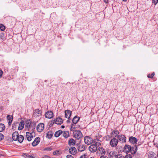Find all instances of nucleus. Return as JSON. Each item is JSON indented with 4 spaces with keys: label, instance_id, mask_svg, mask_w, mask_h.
I'll list each match as a JSON object with an SVG mask.
<instances>
[{
    "label": "nucleus",
    "instance_id": "11",
    "mask_svg": "<svg viewBox=\"0 0 158 158\" xmlns=\"http://www.w3.org/2000/svg\"><path fill=\"white\" fill-rule=\"evenodd\" d=\"M93 143H94V144L95 145L98 147L101 145L102 142L99 139L96 138L93 140Z\"/></svg>",
    "mask_w": 158,
    "mask_h": 158
},
{
    "label": "nucleus",
    "instance_id": "54",
    "mask_svg": "<svg viewBox=\"0 0 158 158\" xmlns=\"http://www.w3.org/2000/svg\"><path fill=\"white\" fill-rule=\"evenodd\" d=\"M123 1L126 2L127 1V0H123Z\"/></svg>",
    "mask_w": 158,
    "mask_h": 158
},
{
    "label": "nucleus",
    "instance_id": "1",
    "mask_svg": "<svg viewBox=\"0 0 158 158\" xmlns=\"http://www.w3.org/2000/svg\"><path fill=\"white\" fill-rule=\"evenodd\" d=\"M118 143V139L114 138L110 142V144L112 147L114 148L117 146Z\"/></svg>",
    "mask_w": 158,
    "mask_h": 158
},
{
    "label": "nucleus",
    "instance_id": "10",
    "mask_svg": "<svg viewBox=\"0 0 158 158\" xmlns=\"http://www.w3.org/2000/svg\"><path fill=\"white\" fill-rule=\"evenodd\" d=\"M69 152L71 154L74 155L77 153V150L75 147H72L69 148Z\"/></svg>",
    "mask_w": 158,
    "mask_h": 158
},
{
    "label": "nucleus",
    "instance_id": "45",
    "mask_svg": "<svg viewBox=\"0 0 158 158\" xmlns=\"http://www.w3.org/2000/svg\"><path fill=\"white\" fill-rule=\"evenodd\" d=\"M67 158H74L72 155H68L67 156Z\"/></svg>",
    "mask_w": 158,
    "mask_h": 158
},
{
    "label": "nucleus",
    "instance_id": "40",
    "mask_svg": "<svg viewBox=\"0 0 158 158\" xmlns=\"http://www.w3.org/2000/svg\"><path fill=\"white\" fill-rule=\"evenodd\" d=\"M52 148L50 147H47L44 149V151H51Z\"/></svg>",
    "mask_w": 158,
    "mask_h": 158
},
{
    "label": "nucleus",
    "instance_id": "34",
    "mask_svg": "<svg viewBox=\"0 0 158 158\" xmlns=\"http://www.w3.org/2000/svg\"><path fill=\"white\" fill-rule=\"evenodd\" d=\"M75 125L73 124H72L71 125L70 130L71 131L74 132L75 131V129L76 128Z\"/></svg>",
    "mask_w": 158,
    "mask_h": 158
},
{
    "label": "nucleus",
    "instance_id": "50",
    "mask_svg": "<svg viewBox=\"0 0 158 158\" xmlns=\"http://www.w3.org/2000/svg\"><path fill=\"white\" fill-rule=\"evenodd\" d=\"M2 73H3V72L2 71V70H0V77H1L2 74Z\"/></svg>",
    "mask_w": 158,
    "mask_h": 158
},
{
    "label": "nucleus",
    "instance_id": "49",
    "mask_svg": "<svg viewBox=\"0 0 158 158\" xmlns=\"http://www.w3.org/2000/svg\"><path fill=\"white\" fill-rule=\"evenodd\" d=\"M140 154H138V153H137L135 155V156L136 157L138 158L140 156Z\"/></svg>",
    "mask_w": 158,
    "mask_h": 158
},
{
    "label": "nucleus",
    "instance_id": "44",
    "mask_svg": "<svg viewBox=\"0 0 158 158\" xmlns=\"http://www.w3.org/2000/svg\"><path fill=\"white\" fill-rule=\"evenodd\" d=\"M124 158H132V157L130 155H127Z\"/></svg>",
    "mask_w": 158,
    "mask_h": 158
},
{
    "label": "nucleus",
    "instance_id": "31",
    "mask_svg": "<svg viewBox=\"0 0 158 158\" xmlns=\"http://www.w3.org/2000/svg\"><path fill=\"white\" fill-rule=\"evenodd\" d=\"M18 138L17 140L19 143H21L23 142L24 139V137L23 135H19Z\"/></svg>",
    "mask_w": 158,
    "mask_h": 158
},
{
    "label": "nucleus",
    "instance_id": "38",
    "mask_svg": "<svg viewBox=\"0 0 158 158\" xmlns=\"http://www.w3.org/2000/svg\"><path fill=\"white\" fill-rule=\"evenodd\" d=\"M5 27L3 24H0V29L2 31H4L5 30Z\"/></svg>",
    "mask_w": 158,
    "mask_h": 158
},
{
    "label": "nucleus",
    "instance_id": "48",
    "mask_svg": "<svg viewBox=\"0 0 158 158\" xmlns=\"http://www.w3.org/2000/svg\"><path fill=\"white\" fill-rule=\"evenodd\" d=\"M43 158H50V157L49 156L45 155L43 157Z\"/></svg>",
    "mask_w": 158,
    "mask_h": 158
},
{
    "label": "nucleus",
    "instance_id": "19",
    "mask_svg": "<svg viewBox=\"0 0 158 158\" xmlns=\"http://www.w3.org/2000/svg\"><path fill=\"white\" fill-rule=\"evenodd\" d=\"M26 134L27 140L29 141H31L33 138V135L31 133L27 132H26Z\"/></svg>",
    "mask_w": 158,
    "mask_h": 158
},
{
    "label": "nucleus",
    "instance_id": "9",
    "mask_svg": "<svg viewBox=\"0 0 158 158\" xmlns=\"http://www.w3.org/2000/svg\"><path fill=\"white\" fill-rule=\"evenodd\" d=\"M40 112L41 111L38 109L35 110L33 114V116L36 117H39L40 115H41Z\"/></svg>",
    "mask_w": 158,
    "mask_h": 158
},
{
    "label": "nucleus",
    "instance_id": "28",
    "mask_svg": "<svg viewBox=\"0 0 158 158\" xmlns=\"http://www.w3.org/2000/svg\"><path fill=\"white\" fill-rule=\"evenodd\" d=\"M63 132L61 130H59L56 131L54 134L55 136L56 137H58Z\"/></svg>",
    "mask_w": 158,
    "mask_h": 158
},
{
    "label": "nucleus",
    "instance_id": "12",
    "mask_svg": "<svg viewBox=\"0 0 158 158\" xmlns=\"http://www.w3.org/2000/svg\"><path fill=\"white\" fill-rule=\"evenodd\" d=\"M53 113L50 111L47 112L45 114V117L46 118H51L53 116Z\"/></svg>",
    "mask_w": 158,
    "mask_h": 158
},
{
    "label": "nucleus",
    "instance_id": "16",
    "mask_svg": "<svg viewBox=\"0 0 158 158\" xmlns=\"http://www.w3.org/2000/svg\"><path fill=\"white\" fill-rule=\"evenodd\" d=\"M137 140L135 137L131 136L129 137V141L132 144L135 143L137 141Z\"/></svg>",
    "mask_w": 158,
    "mask_h": 158
},
{
    "label": "nucleus",
    "instance_id": "23",
    "mask_svg": "<svg viewBox=\"0 0 158 158\" xmlns=\"http://www.w3.org/2000/svg\"><path fill=\"white\" fill-rule=\"evenodd\" d=\"M24 126V122L23 120L21 121L18 127V129L19 130H22L23 129Z\"/></svg>",
    "mask_w": 158,
    "mask_h": 158
},
{
    "label": "nucleus",
    "instance_id": "47",
    "mask_svg": "<svg viewBox=\"0 0 158 158\" xmlns=\"http://www.w3.org/2000/svg\"><path fill=\"white\" fill-rule=\"evenodd\" d=\"M86 155H82L81 156V157L80 158H86Z\"/></svg>",
    "mask_w": 158,
    "mask_h": 158
},
{
    "label": "nucleus",
    "instance_id": "25",
    "mask_svg": "<svg viewBox=\"0 0 158 158\" xmlns=\"http://www.w3.org/2000/svg\"><path fill=\"white\" fill-rule=\"evenodd\" d=\"M156 154L152 152H149L148 155V158H156Z\"/></svg>",
    "mask_w": 158,
    "mask_h": 158
},
{
    "label": "nucleus",
    "instance_id": "39",
    "mask_svg": "<svg viewBox=\"0 0 158 158\" xmlns=\"http://www.w3.org/2000/svg\"><path fill=\"white\" fill-rule=\"evenodd\" d=\"M155 75V73L154 72L152 73L151 74L148 75L147 77L148 78H153Z\"/></svg>",
    "mask_w": 158,
    "mask_h": 158
},
{
    "label": "nucleus",
    "instance_id": "41",
    "mask_svg": "<svg viewBox=\"0 0 158 158\" xmlns=\"http://www.w3.org/2000/svg\"><path fill=\"white\" fill-rule=\"evenodd\" d=\"M124 156H123L121 154H117V156L116 157V158H124Z\"/></svg>",
    "mask_w": 158,
    "mask_h": 158
},
{
    "label": "nucleus",
    "instance_id": "26",
    "mask_svg": "<svg viewBox=\"0 0 158 158\" xmlns=\"http://www.w3.org/2000/svg\"><path fill=\"white\" fill-rule=\"evenodd\" d=\"M7 119L9 121V122H8V124L9 125H11V123L12 122L13 117L12 116H10V115H8L7 116Z\"/></svg>",
    "mask_w": 158,
    "mask_h": 158
},
{
    "label": "nucleus",
    "instance_id": "51",
    "mask_svg": "<svg viewBox=\"0 0 158 158\" xmlns=\"http://www.w3.org/2000/svg\"><path fill=\"white\" fill-rule=\"evenodd\" d=\"M104 2H105L106 3H108V0H103Z\"/></svg>",
    "mask_w": 158,
    "mask_h": 158
},
{
    "label": "nucleus",
    "instance_id": "53",
    "mask_svg": "<svg viewBox=\"0 0 158 158\" xmlns=\"http://www.w3.org/2000/svg\"><path fill=\"white\" fill-rule=\"evenodd\" d=\"M64 126L62 125L61 126V128H64Z\"/></svg>",
    "mask_w": 158,
    "mask_h": 158
},
{
    "label": "nucleus",
    "instance_id": "6",
    "mask_svg": "<svg viewBox=\"0 0 158 158\" xmlns=\"http://www.w3.org/2000/svg\"><path fill=\"white\" fill-rule=\"evenodd\" d=\"M117 138L119 141L123 143H125L126 142V138L124 135H118Z\"/></svg>",
    "mask_w": 158,
    "mask_h": 158
},
{
    "label": "nucleus",
    "instance_id": "14",
    "mask_svg": "<svg viewBox=\"0 0 158 158\" xmlns=\"http://www.w3.org/2000/svg\"><path fill=\"white\" fill-rule=\"evenodd\" d=\"M86 148V146L85 144H80L78 148L79 151L82 152L84 151Z\"/></svg>",
    "mask_w": 158,
    "mask_h": 158
},
{
    "label": "nucleus",
    "instance_id": "36",
    "mask_svg": "<svg viewBox=\"0 0 158 158\" xmlns=\"http://www.w3.org/2000/svg\"><path fill=\"white\" fill-rule=\"evenodd\" d=\"M31 122L30 121V120L29 121H27V123L25 125V127L27 128H28L30 127V126L31 125Z\"/></svg>",
    "mask_w": 158,
    "mask_h": 158
},
{
    "label": "nucleus",
    "instance_id": "7",
    "mask_svg": "<svg viewBox=\"0 0 158 158\" xmlns=\"http://www.w3.org/2000/svg\"><path fill=\"white\" fill-rule=\"evenodd\" d=\"M89 149L91 152H94L98 150L97 147L94 144H92L89 146Z\"/></svg>",
    "mask_w": 158,
    "mask_h": 158
},
{
    "label": "nucleus",
    "instance_id": "33",
    "mask_svg": "<svg viewBox=\"0 0 158 158\" xmlns=\"http://www.w3.org/2000/svg\"><path fill=\"white\" fill-rule=\"evenodd\" d=\"M61 153V152L58 150H56L53 152V154L56 155H60Z\"/></svg>",
    "mask_w": 158,
    "mask_h": 158
},
{
    "label": "nucleus",
    "instance_id": "18",
    "mask_svg": "<svg viewBox=\"0 0 158 158\" xmlns=\"http://www.w3.org/2000/svg\"><path fill=\"white\" fill-rule=\"evenodd\" d=\"M137 150V147L136 145L133 146L131 147V149L130 152L132 154H135Z\"/></svg>",
    "mask_w": 158,
    "mask_h": 158
},
{
    "label": "nucleus",
    "instance_id": "24",
    "mask_svg": "<svg viewBox=\"0 0 158 158\" xmlns=\"http://www.w3.org/2000/svg\"><path fill=\"white\" fill-rule=\"evenodd\" d=\"M119 134L118 131L116 130H114L111 133V135L114 137H116Z\"/></svg>",
    "mask_w": 158,
    "mask_h": 158
},
{
    "label": "nucleus",
    "instance_id": "29",
    "mask_svg": "<svg viewBox=\"0 0 158 158\" xmlns=\"http://www.w3.org/2000/svg\"><path fill=\"white\" fill-rule=\"evenodd\" d=\"M63 136L65 138H67L69 136V131H64L63 133Z\"/></svg>",
    "mask_w": 158,
    "mask_h": 158
},
{
    "label": "nucleus",
    "instance_id": "55",
    "mask_svg": "<svg viewBox=\"0 0 158 158\" xmlns=\"http://www.w3.org/2000/svg\"><path fill=\"white\" fill-rule=\"evenodd\" d=\"M90 158H94V157H91Z\"/></svg>",
    "mask_w": 158,
    "mask_h": 158
},
{
    "label": "nucleus",
    "instance_id": "43",
    "mask_svg": "<svg viewBox=\"0 0 158 158\" xmlns=\"http://www.w3.org/2000/svg\"><path fill=\"white\" fill-rule=\"evenodd\" d=\"M152 3L156 5L158 2V0H152Z\"/></svg>",
    "mask_w": 158,
    "mask_h": 158
},
{
    "label": "nucleus",
    "instance_id": "52",
    "mask_svg": "<svg viewBox=\"0 0 158 158\" xmlns=\"http://www.w3.org/2000/svg\"><path fill=\"white\" fill-rule=\"evenodd\" d=\"M15 123H14V124H13V126H12V128L13 129L14 128V126H15Z\"/></svg>",
    "mask_w": 158,
    "mask_h": 158
},
{
    "label": "nucleus",
    "instance_id": "17",
    "mask_svg": "<svg viewBox=\"0 0 158 158\" xmlns=\"http://www.w3.org/2000/svg\"><path fill=\"white\" fill-rule=\"evenodd\" d=\"M98 151L100 153L101 155H104L106 153L105 149L102 147H99L98 149Z\"/></svg>",
    "mask_w": 158,
    "mask_h": 158
},
{
    "label": "nucleus",
    "instance_id": "2",
    "mask_svg": "<svg viewBox=\"0 0 158 158\" xmlns=\"http://www.w3.org/2000/svg\"><path fill=\"white\" fill-rule=\"evenodd\" d=\"M73 135L74 137L77 139L81 138L82 136V133L81 131L77 130H75L73 132Z\"/></svg>",
    "mask_w": 158,
    "mask_h": 158
},
{
    "label": "nucleus",
    "instance_id": "8",
    "mask_svg": "<svg viewBox=\"0 0 158 158\" xmlns=\"http://www.w3.org/2000/svg\"><path fill=\"white\" fill-rule=\"evenodd\" d=\"M131 149V147L129 145L126 144L124 148L123 151L126 153H128Z\"/></svg>",
    "mask_w": 158,
    "mask_h": 158
},
{
    "label": "nucleus",
    "instance_id": "22",
    "mask_svg": "<svg viewBox=\"0 0 158 158\" xmlns=\"http://www.w3.org/2000/svg\"><path fill=\"white\" fill-rule=\"evenodd\" d=\"M71 111L69 110H67L65 111V118H69L71 116Z\"/></svg>",
    "mask_w": 158,
    "mask_h": 158
},
{
    "label": "nucleus",
    "instance_id": "32",
    "mask_svg": "<svg viewBox=\"0 0 158 158\" xmlns=\"http://www.w3.org/2000/svg\"><path fill=\"white\" fill-rule=\"evenodd\" d=\"M5 128L4 125L3 124L0 123V132H2Z\"/></svg>",
    "mask_w": 158,
    "mask_h": 158
},
{
    "label": "nucleus",
    "instance_id": "30",
    "mask_svg": "<svg viewBox=\"0 0 158 158\" xmlns=\"http://www.w3.org/2000/svg\"><path fill=\"white\" fill-rule=\"evenodd\" d=\"M53 135V134L52 133V131H48L46 137L48 138L49 139H50L52 137V136Z\"/></svg>",
    "mask_w": 158,
    "mask_h": 158
},
{
    "label": "nucleus",
    "instance_id": "35",
    "mask_svg": "<svg viewBox=\"0 0 158 158\" xmlns=\"http://www.w3.org/2000/svg\"><path fill=\"white\" fill-rule=\"evenodd\" d=\"M5 38L4 34L3 32L0 33V39L1 40H3Z\"/></svg>",
    "mask_w": 158,
    "mask_h": 158
},
{
    "label": "nucleus",
    "instance_id": "42",
    "mask_svg": "<svg viewBox=\"0 0 158 158\" xmlns=\"http://www.w3.org/2000/svg\"><path fill=\"white\" fill-rule=\"evenodd\" d=\"M4 138V135L2 133H0V141L3 139Z\"/></svg>",
    "mask_w": 158,
    "mask_h": 158
},
{
    "label": "nucleus",
    "instance_id": "46",
    "mask_svg": "<svg viewBox=\"0 0 158 158\" xmlns=\"http://www.w3.org/2000/svg\"><path fill=\"white\" fill-rule=\"evenodd\" d=\"M100 158H109L108 157H107L106 156L102 155V156Z\"/></svg>",
    "mask_w": 158,
    "mask_h": 158
},
{
    "label": "nucleus",
    "instance_id": "3",
    "mask_svg": "<svg viewBox=\"0 0 158 158\" xmlns=\"http://www.w3.org/2000/svg\"><path fill=\"white\" fill-rule=\"evenodd\" d=\"M84 141L85 144L89 145L93 143V140L89 136H85L84 138Z\"/></svg>",
    "mask_w": 158,
    "mask_h": 158
},
{
    "label": "nucleus",
    "instance_id": "15",
    "mask_svg": "<svg viewBox=\"0 0 158 158\" xmlns=\"http://www.w3.org/2000/svg\"><path fill=\"white\" fill-rule=\"evenodd\" d=\"M19 133L17 131H15L14 132L12 135V138L13 140L15 141L17 140L18 138V137L19 136Z\"/></svg>",
    "mask_w": 158,
    "mask_h": 158
},
{
    "label": "nucleus",
    "instance_id": "13",
    "mask_svg": "<svg viewBox=\"0 0 158 158\" xmlns=\"http://www.w3.org/2000/svg\"><path fill=\"white\" fill-rule=\"evenodd\" d=\"M40 137H36L35 138V140L32 143V145L34 146H36L40 142Z\"/></svg>",
    "mask_w": 158,
    "mask_h": 158
},
{
    "label": "nucleus",
    "instance_id": "21",
    "mask_svg": "<svg viewBox=\"0 0 158 158\" xmlns=\"http://www.w3.org/2000/svg\"><path fill=\"white\" fill-rule=\"evenodd\" d=\"M63 121L62 118H56L55 121V123L58 125H60L63 123Z\"/></svg>",
    "mask_w": 158,
    "mask_h": 158
},
{
    "label": "nucleus",
    "instance_id": "5",
    "mask_svg": "<svg viewBox=\"0 0 158 158\" xmlns=\"http://www.w3.org/2000/svg\"><path fill=\"white\" fill-rule=\"evenodd\" d=\"M44 124L42 123L39 124L37 127V130L38 132H41L44 129Z\"/></svg>",
    "mask_w": 158,
    "mask_h": 158
},
{
    "label": "nucleus",
    "instance_id": "4",
    "mask_svg": "<svg viewBox=\"0 0 158 158\" xmlns=\"http://www.w3.org/2000/svg\"><path fill=\"white\" fill-rule=\"evenodd\" d=\"M117 153L114 151H111L108 153L109 158H116Z\"/></svg>",
    "mask_w": 158,
    "mask_h": 158
},
{
    "label": "nucleus",
    "instance_id": "37",
    "mask_svg": "<svg viewBox=\"0 0 158 158\" xmlns=\"http://www.w3.org/2000/svg\"><path fill=\"white\" fill-rule=\"evenodd\" d=\"M24 155L26 158H35L33 156L29 155L27 153H25Z\"/></svg>",
    "mask_w": 158,
    "mask_h": 158
},
{
    "label": "nucleus",
    "instance_id": "20",
    "mask_svg": "<svg viewBox=\"0 0 158 158\" xmlns=\"http://www.w3.org/2000/svg\"><path fill=\"white\" fill-rule=\"evenodd\" d=\"M75 141L72 138L70 139L68 141V144L70 146H74L75 145Z\"/></svg>",
    "mask_w": 158,
    "mask_h": 158
},
{
    "label": "nucleus",
    "instance_id": "27",
    "mask_svg": "<svg viewBox=\"0 0 158 158\" xmlns=\"http://www.w3.org/2000/svg\"><path fill=\"white\" fill-rule=\"evenodd\" d=\"M80 119V118L78 117L77 116H75L73 118L72 122L73 124H76L79 121Z\"/></svg>",
    "mask_w": 158,
    "mask_h": 158
}]
</instances>
